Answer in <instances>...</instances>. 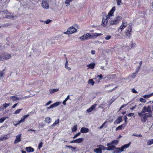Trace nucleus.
<instances>
[{
	"label": "nucleus",
	"mask_w": 153,
	"mask_h": 153,
	"mask_svg": "<svg viewBox=\"0 0 153 153\" xmlns=\"http://www.w3.org/2000/svg\"><path fill=\"white\" fill-rule=\"evenodd\" d=\"M108 147L106 148L104 146L101 145H98L97 146V147H100V148H101V150H107L110 151L112 150V148H113L114 147V146H110L109 145L107 146Z\"/></svg>",
	"instance_id": "nucleus-10"
},
{
	"label": "nucleus",
	"mask_w": 153,
	"mask_h": 153,
	"mask_svg": "<svg viewBox=\"0 0 153 153\" xmlns=\"http://www.w3.org/2000/svg\"><path fill=\"white\" fill-rule=\"evenodd\" d=\"M21 136L22 134H20L16 136L15 140L14 142V144L17 143L21 141Z\"/></svg>",
	"instance_id": "nucleus-15"
},
{
	"label": "nucleus",
	"mask_w": 153,
	"mask_h": 153,
	"mask_svg": "<svg viewBox=\"0 0 153 153\" xmlns=\"http://www.w3.org/2000/svg\"><path fill=\"white\" fill-rule=\"evenodd\" d=\"M95 51L94 50H92L91 53L92 54H94L95 53Z\"/></svg>",
	"instance_id": "nucleus-62"
},
{
	"label": "nucleus",
	"mask_w": 153,
	"mask_h": 153,
	"mask_svg": "<svg viewBox=\"0 0 153 153\" xmlns=\"http://www.w3.org/2000/svg\"><path fill=\"white\" fill-rule=\"evenodd\" d=\"M25 150L28 152H33L34 151V149L30 146L26 147Z\"/></svg>",
	"instance_id": "nucleus-22"
},
{
	"label": "nucleus",
	"mask_w": 153,
	"mask_h": 153,
	"mask_svg": "<svg viewBox=\"0 0 153 153\" xmlns=\"http://www.w3.org/2000/svg\"><path fill=\"white\" fill-rule=\"evenodd\" d=\"M84 140L83 138H80L77 139L76 140H72L70 142L71 143H82Z\"/></svg>",
	"instance_id": "nucleus-14"
},
{
	"label": "nucleus",
	"mask_w": 153,
	"mask_h": 153,
	"mask_svg": "<svg viewBox=\"0 0 153 153\" xmlns=\"http://www.w3.org/2000/svg\"><path fill=\"white\" fill-rule=\"evenodd\" d=\"M134 136L137 137H142V135L141 134H134L133 135Z\"/></svg>",
	"instance_id": "nucleus-49"
},
{
	"label": "nucleus",
	"mask_w": 153,
	"mask_h": 153,
	"mask_svg": "<svg viewBox=\"0 0 153 153\" xmlns=\"http://www.w3.org/2000/svg\"><path fill=\"white\" fill-rule=\"evenodd\" d=\"M97 104H94L92 105L90 108L87 109V111L88 113L91 112L96 107Z\"/></svg>",
	"instance_id": "nucleus-16"
},
{
	"label": "nucleus",
	"mask_w": 153,
	"mask_h": 153,
	"mask_svg": "<svg viewBox=\"0 0 153 153\" xmlns=\"http://www.w3.org/2000/svg\"><path fill=\"white\" fill-rule=\"evenodd\" d=\"M9 25H10L9 24L7 23V24H5L4 25V26L7 27Z\"/></svg>",
	"instance_id": "nucleus-64"
},
{
	"label": "nucleus",
	"mask_w": 153,
	"mask_h": 153,
	"mask_svg": "<svg viewBox=\"0 0 153 153\" xmlns=\"http://www.w3.org/2000/svg\"><path fill=\"white\" fill-rule=\"evenodd\" d=\"M43 144V143L42 142H40L39 145L38 147V148L39 149H40L42 147Z\"/></svg>",
	"instance_id": "nucleus-46"
},
{
	"label": "nucleus",
	"mask_w": 153,
	"mask_h": 153,
	"mask_svg": "<svg viewBox=\"0 0 153 153\" xmlns=\"http://www.w3.org/2000/svg\"><path fill=\"white\" fill-rule=\"evenodd\" d=\"M9 105H10V103H5V104H3L2 106H3V107H4V108H5L9 106Z\"/></svg>",
	"instance_id": "nucleus-37"
},
{
	"label": "nucleus",
	"mask_w": 153,
	"mask_h": 153,
	"mask_svg": "<svg viewBox=\"0 0 153 153\" xmlns=\"http://www.w3.org/2000/svg\"><path fill=\"white\" fill-rule=\"evenodd\" d=\"M66 101H65V100H64L63 101V102H62L63 104L64 105H66Z\"/></svg>",
	"instance_id": "nucleus-63"
},
{
	"label": "nucleus",
	"mask_w": 153,
	"mask_h": 153,
	"mask_svg": "<svg viewBox=\"0 0 153 153\" xmlns=\"http://www.w3.org/2000/svg\"><path fill=\"white\" fill-rule=\"evenodd\" d=\"M102 74H100L97 75V76L95 78H94V79H97V82H100V80L102 79Z\"/></svg>",
	"instance_id": "nucleus-20"
},
{
	"label": "nucleus",
	"mask_w": 153,
	"mask_h": 153,
	"mask_svg": "<svg viewBox=\"0 0 153 153\" xmlns=\"http://www.w3.org/2000/svg\"><path fill=\"white\" fill-rule=\"evenodd\" d=\"M81 134L80 132H78L73 137V139H75L78 136H79L80 134Z\"/></svg>",
	"instance_id": "nucleus-44"
},
{
	"label": "nucleus",
	"mask_w": 153,
	"mask_h": 153,
	"mask_svg": "<svg viewBox=\"0 0 153 153\" xmlns=\"http://www.w3.org/2000/svg\"><path fill=\"white\" fill-rule=\"evenodd\" d=\"M22 110V109H19L16 111L15 114H19L20 113V111Z\"/></svg>",
	"instance_id": "nucleus-45"
},
{
	"label": "nucleus",
	"mask_w": 153,
	"mask_h": 153,
	"mask_svg": "<svg viewBox=\"0 0 153 153\" xmlns=\"http://www.w3.org/2000/svg\"><path fill=\"white\" fill-rule=\"evenodd\" d=\"M102 35L101 33H95L91 35L90 33H87L82 36L80 39L82 40H86L90 39H93L94 37H97Z\"/></svg>",
	"instance_id": "nucleus-1"
},
{
	"label": "nucleus",
	"mask_w": 153,
	"mask_h": 153,
	"mask_svg": "<svg viewBox=\"0 0 153 153\" xmlns=\"http://www.w3.org/2000/svg\"><path fill=\"white\" fill-rule=\"evenodd\" d=\"M58 90V89H51L50 90V92L51 94H53L54 92L57 91Z\"/></svg>",
	"instance_id": "nucleus-31"
},
{
	"label": "nucleus",
	"mask_w": 153,
	"mask_h": 153,
	"mask_svg": "<svg viewBox=\"0 0 153 153\" xmlns=\"http://www.w3.org/2000/svg\"><path fill=\"white\" fill-rule=\"evenodd\" d=\"M111 37V36L110 35H107L105 37V39L106 40H109Z\"/></svg>",
	"instance_id": "nucleus-48"
},
{
	"label": "nucleus",
	"mask_w": 153,
	"mask_h": 153,
	"mask_svg": "<svg viewBox=\"0 0 153 153\" xmlns=\"http://www.w3.org/2000/svg\"><path fill=\"white\" fill-rule=\"evenodd\" d=\"M59 119L55 120L54 123L51 126V127L54 126L59 123Z\"/></svg>",
	"instance_id": "nucleus-30"
},
{
	"label": "nucleus",
	"mask_w": 153,
	"mask_h": 153,
	"mask_svg": "<svg viewBox=\"0 0 153 153\" xmlns=\"http://www.w3.org/2000/svg\"><path fill=\"white\" fill-rule=\"evenodd\" d=\"M152 96V94H147V95H144L143 96V97L145 98H149V97H150Z\"/></svg>",
	"instance_id": "nucleus-38"
},
{
	"label": "nucleus",
	"mask_w": 153,
	"mask_h": 153,
	"mask_svg": "<svg viewBox=\"0 0 153 153\" xmlns=\"http://www.w3.org/2000/svg\"><path fill=\"white\" fill-rule=\"evenodd\" d=\"M72 1V0H66L65 3L66 4H69L70 2Z\"/></svg>",
	"instance_id": "nucleus-47"
},
{
	"label": "nucleus",
	"mask_w": 153,
	"mask_h": 153,
	"mask_svg": "<svg viewBox=\"0 0 153 153\" xmlns=\"http://www.w3.org/2000/svg\"><path fill=\"white\" fill-rule=\"evenodd\" d=\"M118 140H114L112 141L111 142L107 143V146L109 145L110 146H114V147L112 148V150H113V153H117L116 148H119V147H116L115 145H117L118 143Z\"/></svg>",
	"instance_id": "nucleus-5"
},
{
	"label": "nucleus",
	"mask_w": 153,
	"mask_h": 153,
	"mask_svg": "<svg viewBox=\"0 0 153 153\" xmlns=\"http://www.w3.org/2000/svg\"><path fill=\"white\" fill-rule=\"evenodd\" d=\"M51 21V20L50 19H47L45 21V22L46 24H48Z\"/></svg>",
	"instance_id": "nucleus-55"
},
{
	"label": "nucleus",
	"mask_w": 153,
	"mask_h": 153,
	"mask_svg": "<svg viewBox=\"0 0 153 153\" xmlns=\"http://www.w3.org/2000/svg\"><path fill=\"white\" fill-rule=\"evenodd\" d=\"M143 113L139 112L138 114L139 116L141 118V121L143 122H145L149 117H151L152 114L149 113H146L143 114Z\"/></svg>",
	"instance_id": "nucleus-2"
},
{
	"label": "nucleus",
	"mask_w": 153,
	"mask_h": 153,
	"mask_svg": "<svg viewBox=\"0 0 153 153\" xmlns=\"http://www.w3.org/2000/svg\"><path fill=\"white\" fill-rule=\"evenodd\" d=\"M131 144V142H130L128 143L123 145L121 147L116 148L117 152V153H120L123 152L124 149H126Z\"/></svg>",
	"instance_id": "nucleus-8"
},
{
	"label": "nucleus",
	"mask_w": 153,
	"mask_h": 153,
	"mask_svg": "<svg viewBox=\"0 0 153 153\" xmlns=\"http://www.w3.org/2000/svg\"><path fill=\"white\" fill-rule=\"evenodd\" d=\"M10 98L13 100H16L18 99V98L14 96H11L10 97Z\"/></svg>",
	"instance_id": "nucleus-36"
},
{
	"label": "nucleus",
	"mask_w": 153,
	"mask_h": 153,
	"mask_svg": "<svg viewBox=\"0 0 153 153\" xmlns=\"http://www.w3.org/2000/svg\"><path fill=\"white\" fill-rule=\"evenodd\" d=\"M88 83L89 84H91L92 85H93L94 84V82L93 79H89L88 80Z\"/></svg>",
	"instance_id": "nucleus-35"
},
{
	"label": "nucleus",
	"mask_w": 153,
	"mask_h": 153,
	"mask_svg": "<svg viewBox=\"0 0 153 153\" xmlns=\"http://www.w3.org/2000/svg\"><path fill=\"white\" fill-rule=\"evenodd\" d=\"M132 92L134 93H137V92L136 91V90L134 88H133L132 89Z\"/></svg>",
	"instance_id": "nucleus-57"
},
{
	"label": "nucleus",
	"mask_w": 153,
	"mask_h": 153,
	"mask_svg": "<svg viewBox=\"0 0 153 153\" xmlns=\"http://www.w3.org/2000/svg\"><path fill=\"white\" fill-rule=\"evenodd\" d=\"M70 96L69 95L66 98L65 100V101H67V100L69 99Z\"/></svg>",
	"instance_id": "nucleus-61"
},
{
	"label": "nucleus",
	"mask_w": 153,
	"mask_h": 153,
	"mask_svg": "<svg viewBox=\"0 0 153 153\" xmlns=\"http://www.w3.org/2000/svg\"><path fill=\"white\" fill-rule=\"evenodd\" d=\"M126 126V124H123L121 125L118 126L116 129V131L121 130L122 129L123 127H125Z\"/></svg>",
	"instance_id": "nucleus-24"
},
{
	"label": "nucleus",
	"mask_w": 153,
	"mask_h": 153,
	"mask_svg": "<svg viewBox=\"0 0 153 153\" xmlns=\"http://www.w3.org/2000/svg\"><path fill=\"white\" fill-rule=\"evenodd\" d=\"M122 19V16H117L113 20L109 21L110 24L111 25H116L121 22Z\"/></svg>",
	"instance_id": "nucleus-3"
},
{
	"label": "nucleus",
	"mask_w": 153,
	"mask_h": 153,
	"mask_svg": "<svg viewBox=\"0 0 153 153\" xmlns=\"http://www.w3.org/2000/svg\"><path fill=\"white\" fill-rule=\"evenodd\" d=\"M17 104V103L15 104L14 105H13L12 106V108H14L16 106Z\"/></svg>",
	"instance_id": "nucleus-60"
},
{
	"label": "nucleus",
	"mask_w": 153,
	"mask_h": 153,
	"mask_svg": "<svg viewBox=\"0 0 153 153\" xmlns=\"http://www.w3.org/2000/svg\"><path fill=\"white\" fill-rule=\"evenodd\" d=\"M65 146L67 148H69L71 149H72L73 150H75L76 149V148L75 147H73L71 146H68V145H66Z\"/></svg>",
	"instance_id": "nucleus-41"
},
{
	"label": "nucleus",
	"mask_w": 153,
	"mask_h": 153,
	"mask_svg": "<svg viewBox=\"0 0 153 153\" xmlns=\"http://www.w3.org/2000/svg\"><path fill=\"white\" fill-rule=\"evenodd\" d=\"M106 122H105L103 124H102V125L100 127V129L102 128L103 127L104 125L105 124Z\"/></svg>",
	"instance_id": "nucleus-56"
},
{
	"label": "nucleus",
	"mask_w": 153,
	"mask_h": 153,
	"mask_svg": "<svg viewBox=\"0 0 153 153\" xmlns=\"http://www.w3.org/2000/svg\"><path fill=\"white\" fill-rule=\"evenodd\" d=\"M147 145H150L153 143V139L149 140L147 142Z\"/></svg>",
	"instance_id": "nucleus-34"
},
{
	"label": "nucleus",
	"mask_w": 153,
	"mask_h": 153,
	"mask_svg": "<svg viewBox=\"0 0 153 153\" xmlns=\"http://www.w3.org/2000/svg\"><path fill=\"white\" fill-rule=\"evenodd\" d=\"M132 23H129L128 26L127 27L125 31V34L126 36L130 38L132 34Z\"/></svg>",
	"instance_id": "nucleus-4"
},
{
	"label": "nucleus",
	"mask_w": 153,
	"mask_h": 153,
	"mask_svg": "<svg viewBox=\"0 0 153 153\" xmlns=\"http://www.w3.org/2000/svg\"><path fill=\"white\" fill-rule=\"evenodd\" d=\"M77 129V125L76 124L75 126H74L72 128H71L72 131V132H75L76 131Z\"/></svg>",
	"instance_id": "nucleus-32"
},
{
	"label": "nucleus",
	"mask_w": 153,
	"mask_h": 153,
	"mask_svg": "<svg viewBox=\"0 0 153 153\" xmlns=\"http://www.w3.org/2000/svg\"><path fill=\"white\" fill-rule=\"evenodd\" d=\"M142 62H142V61H141L140 62V63H139V65L138 66V69H139L140 68V67H141V66H142Z\"/></svg>",
	"instance_id": "nucleus-53"
},
{
	"label": "nucleus",
	"mask_w": 153,
	"mask_h": 153,
	"mask_svg": "<svg viewBox=\"0 0 153 153\" xmlns=\"http://www.w3.org/2000/svg\"><path fill=\"white\" fill-rule=\"evenodd\" d=\"M11 57V55L7 53H1L0 54V60L3 61L5 60L10 59Z\"/></svg>",
	"instance_id": "nucleus-6"
},
{
	"label": "nucleus",
	"mask_w": 153,
	"mask_h": 153,
	"mask_svg": "<svg viewBox=\"0 0 153 153\" xmlns=\"http://www.w3.org/2000/svg\"><path fill=\"white\" fill-rule=\"evenodd\" d=\"M8 13V11H5V13L7 14V15L5 16V17L7 19H12L14 17H17L16 16H13L10 13Z\"/></svg>",
	"instance_id": "nucleus-18"
},
{
	"label": "nucleus",
	"mask_w": 153,
	"mask_h": 153,
	"mask_svg": "<svg viewBox=\"0 0 153 153\" xmlns=\"http://www.w3.org/2000/svg\"><path fill=\"white\" fill-rule=\"evenodd\" d=\"M134 115V113H130L129 114H128V115H127L128 117H131V116H132Z\"/></svg>",
	"instance_id": "nucleus-54"
},
{
	"label": "nucleus",
	"mask_w": 153,
	"mask_h": 153,
	"mask_svg": "<svg viewBox=\"0 0 153 153\" xmlns=\"http://www.w3.org/2000/svg\"><path fill=\"white\" fill-rule=\"evenodd\" d=\"M60 103L61 102H56L51 105L49 107H48L47 108L48 109H50L51 108L57 106L59 105Z\"/></svg>",
	"instance_id": "nucleus-17"
},
{
	"label": "nucleus",
	"mask_w": 153,
	"mask_h": 153,
	"mask_svg": "<svg viewBox=\"0 0 153 153\" xmlns=\"http://www.w3.org/2000/svg\"><path fill=\"white\" fill-rule=\"evenodd\" d=\"M8 138L7 137H3L2 138H1V139H0V140H6Z\"/></svg>",
	"instance_id": "nucleus-51"
},
{
	"label": "nucleus",
	"mask_w": 153,
	"mask_h": 153,
	"mask_svg": "<svg viewBox=\"0 0 153 153\" xmlns=\"http://www.w3.org/2000/svg\"><path fill=\"white\" fill-rule=\"evenodd\" d=\"M89 131V129L88 128L85 127H82L80 130V132L82 133H87Z\"/></svg>",
	"instance_id": "nucleus-19"
},
{
	"label": "nucleus",
	"mask_w": 153,
	"mask_h": 153,
	"mask_svg": "<svg viewBox=\"0 0 153 153\" xmlns=\"http://www.w3.org/2000/svg\"><path fill=\"white\" fill-rule=\"evenodd\" d=\"M29 116L28 114L24 115L22 117L21 119V120L22 122H24L25 121V120L26 118H27Z\"/></svg>",
	"instance_id": "nucleus-29"
},
{
	"label": "nucleus",
	"mask_w": 153,
	"mask_h": 153,
	"mask_svg": "<svg viewBox=\"0 0 153 153\" xmlns=\"http://www.w3.org/2000/svg\"><path fill=\"white\" fill-rule=\"evenodd\" d=\"M152 110L151 109V107L150 105H148L147 107L145 106L143 107L142 110V113H145L148 112L149 113H152Z\"/></svg>",
	"instance_id": "nucleus-11"
},
{
	"label": "nucleus",
	"mask_w": 153,
	"mask_h": 153,
	"mask_svg": "<svg viewBox=\"0 0 153 153\" xmlns=\"http://www.w3.org/2000/svg\"><path fill=\"white\" fill-rule=\"evenodd\" d=\"M68 62L67 60H66V61L65 64V67L66 68L68 71H70L71 70V68L68 67Z\"/></svg>",
	"instance_id": "nucleus-33"
},
{
	"label": "nucleus",
	"mask_w": 153,
	"mask_h": 153,
	"mask_svg": "<svg viewBox=\"0 0 153 153\" xmlns=\"http://www.w3.org/2000/svg\"><path fill=\"white\" fill-rule=\"evenodd\" d=\"M52 102L51 101H50L47 102L45 106H46L47 105H49L51 104Z\"/></svg>",
	"instance_id": "nucleus-58"
},
{
	"label": "nucleus",
	"mask_w": 153,
	"mask_h": 153,
	"mask_svg": "<svg viewBox=\"0 0 153 153\" xmlns=\"http://www.w3.org/2000/svg\"><path fill=\"white\" fill-rule=\"evenodd\" d=\"M45 122L48 123H50L51 122V119L49 117H47L45 118Z\"/></svg>",
	"instance_id": "nucleus-27"
},
{
	"label": "nucleus",
	"mask_w": 153,
	"mask_h": 153,
	"mask_svg": "<svg viewBox=\"0 0 153 153\" xmlns=\"http://www.w3.org/2000/svg\"><path fill=\"white\" fill-rule=\"evenodd\" d=\"M130 47L131 48H134L137 46V45L136 43H133L132 41L131 42V44H130Z\"/></svg>",
	"instance_id": "nucleus-26"
},
{
	"label": "nucleus",
	"mask_w": 153,
	"mask_h": 153,
	"mask_svg": "<svg viewBox=\"0 0 153 153\" xmlns=\"http://www.w3.org/2000/svg\"><path fill=\"white\" fill-rule=\"evenodd\" d=\"M4 109L5 108L3 106H1L0 107V111H3Z\"/></svg>",
	"instance_id": "nucleus-59"
},
{
	"label": "nucleus",
	"mask_w": 153,
	"mask_h": 153,
	"mask_svg": "<svg viewBox=\"0 0 153 153\" xmlns=\"http://www.w3.org/2000/svg\"><path fill=\"white\" fill-rule=\"evenodd\" d=\"M117 5H120L122 1V0H116Z\"/></svg>",
	"instance_id": "nucleus-50"
},
{
	"label": "nucleus",
	"mask_w": 153,
	"mask_h": 153,
	"mask_svg": "<svg viewBox=\"0 0 153 153\" xmlns=\"http://www.w3.org/2000/svg\"><path fill=\"white\" fill-rule=\"evenodd\" d=\"M6 117H3L0 119V123H3L6 119Z\"/></svg>",
	"instance_id": "nucleus-43"
},
{
	"label": "nucleus",
	"mask_w": 153,
	"mask_h": 153,
	"mask_svg": "<svg viewBox=\"0 0 153 153\" xmlns=\"http://www.w3.org/2000/svg\"><path fill=\"white\" fill-rule=\"evenodd\" d=\"M94 152L96 153H102V151L100 147L96 148L94 149Z\"/></svg>",
	"instance_id": "nucleus-25"
},
{
	"label": "nucleus",
	"mask_w": 153,
	"mask_h": 153,
	"mask_svg": "<svg viewBox=\"0 0 153 153\" xmlns=\"http://www.w3.org/2000/svg\"><path fill=\"white\" fill-rule=\"evenodd\" d=\"M77 29L74 27L72 26L68 28L67 30L64 33L66 34H69L74 33L77 31Z\"/></svg>",
	"instance_id": "nucleus-9"
},
{
	"label": "nucleus",
	"mask_w": 153,
	"mask_h": 153,
	"mask_svg": "<svg viewBox=\"0 0 153 153\" xmlns=\"http://www.w3.org/2000/svg\"><path fill=\"white\" fill-rule=\"evenodd\" d=\"M108 17L105 16H104L102 21L101 25L104 27H105L107 25L108 22Z\"/></svg>",
	"instance_id": "nucleus-12"
},
{
	"label": "nucleus",
	"mask_w": 153,
	"mask_h": 153,
	"mask_svg": "<svg viewBox=\"0 0 153 153\" xmlns=\"http://www.w3.org/2000/svg\"><path fill=\"white\" fill-rule=\"evenodd\" d=\"M88 67L91 69H93L94 68L95 66V64L94 63H91L88 65Z\"/></svg>",
	"instance_id": "nucleus-28"
},
{
	"label": "nucleus",
	"mask_w": 153,
	"mask_h": 153,
	"mask_svg": "<svg viewBox=\"0 0 153 153\" xmlns=\"http://www.w3.org/2000/svg\"><path fill=\"white\" fill-rule=\"evenodd\" d=\"M138 72V71H137L135 73H133L131 75V77L133 78H134L136 76Z\"/></svg>",
	"instance_id": "nucleus-39"
},
{
	"label": "nucleus",
	"mask_w": 153,
	"mask_h": 153,
	"mask_svg": "<svg viewBox=\"0 0 153 153\" xmlns=\"http://www.w3.org/2000/svg\"><path fill=\"white\" fill-rule=\"evenodd\" d=\"M122 121V117H119L114 122V123L118 124L120 123Z\"/></svg>",
	"instance_id": "nucleus-21"
},
{
	"label": "nucleus",
	"mask_w": 153,
	"mask_h": 153,
	"mask_svg": "<svg viewBox=\"0 0 153 153\" xmlns=\"http://www.w3.org/2000/svg\"><path fill=\"white\" fill-rule=\"evenodd\" d=\"M39 125L41 128H42L44 126L45 124L43 123H39Z\"/></svg>",
	"instance_id": "nucleus-52"
},
{
	"label": "nucleus",
	"mask_w": 153,
	"mask_h": 153,
	"mask_svg": "<svg viewBox=\"0 0 153 153\" xmlns=\"http://www.w3.org/2000/svg\"><path fill=\"white\" fill-rule=\"evenodd\" d=\"M128 25L127 21L125 20H123L121 25L118 28L117 30L119 32H121Z\"/></svg>",
	"instance_id": "nucleus-7"
},
{
	"label": "nucleus",
	"mask_w": 153,
	"mask_h": 153,
	"mask_svg": "<svg viewBox=\"0 0 153 153\" xmlns=\"http://www.w3.org/2000/svg\"><path fill=\"white\" fill-rule=\"evenodd\" d=\"M42 5L43 7L44 8L48 9L49 7L48 4L45 1L42 2Z\"/></svg>",
	"instance_id": "nucleus-23"
},
{
	"label": "nucleus",
	"mask_w": 153,
	"mask_h": 153,
	"mask_svg": "<svg viewBox=\"0 0 153 153\" xmlns=\"http://www.w3.org/2000/svg\"><path fill=\"white\" fill-rule=\"evenodd\" d=\"M139 100L140 102L143 103H145L146 102V100L143 98H140Z\"/></svg>",
	"instance_id": "nucleus-42"
},
{
	"label": "nucleus",
	"mask_w": 153,
	"mask_h": 153,
	"mask_svg": "<svg viewBox=\"0 0 153 153\" xmlns=\"http://www.w3.org/2000/svg\"><path fill=\"white\" fill-rule=\"evenodd\" d=\"M115 7L114 6L111 10L108 13L107 16H106L109 19H110L111 16H113V14L115 10Z\"/></svg>",
	"instance_id": "nucleus-13"
},
{
	"label": "nucleus",
	"mask_w": 153,
	"mask_h": 153,
	"mask_svg": "<svg viewBox=\"0 0 153 153\" xmlns=\"http://www.w3.org/2000/svg\"><path fill=\"white\" fill-rule=\"evenodd\" d=\"M4 69L2 71H0V77H2L4 75Z\"/></svg>",
	"instance_id": "nucleus-40"
}]
</instances>
